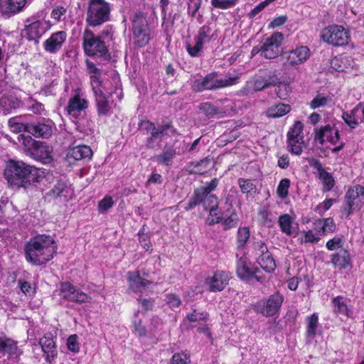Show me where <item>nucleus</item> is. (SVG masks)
I'll return each instance as SVG.
<instances>
[{
  "instance_id": "f257e3e1",
  "label": "nucleus",
  "mask_w": 364,
  "mask_h": 364,
  "mask_svg": "<svg viewBox=\"0 0 364 364\" xmlns=\"http://www.w3.org/2000/svg\"><path fill=\"white\" fill-rule=\"evenodd\" d=\"M4 174L9 186L13 188H28L43 179L37 168L21 161H11Z\"/></svg>"
},
{
  "instance_id": "f03ea898",
  "label": "nucleus",
  "mask_w": 364,
  "mask_h": 364,
  "mask_svg": "<svg viewBox=\"0 0 364 364\" xmlns=\"http://www.w3.org/2000/svg\"><path fill=\"white\" fill-rule=\"evenodd\" d=\"M57 251L54 239L39 235L31 238L25 246L26 260L34 265H41L53 259Z\"/></svg>"
},
{
  "instance_id": "7ed1b4c3",
  "label": "nucleus",
  "mask_w": 364,
  "mask_h": 364,
  "mask_svg": "<svg viewBox=\"0 0 364 364\" xmlns=\"http://www.w3.org/2000/svg\"><path fill=\"white\" fill-rule=\"evenodd\" d=\"M240 78V75H235L218 79L217 73H211L203 78L195 80L192 84V88L196 92L215 90L237 85L239 83Z\"/></svg>"
},
{
  "instance_id": "20e7f679",
  "label": "nucleus",
  "mask_w": 364,
  "mask_h": 364,
  "mask_svg": "<svg viewBox=\"0 0 364 364\" xmlns=\"http://www.w3.org/2000/svg\"><path fill=\"white\" fill-rule=\"evenodd\" d=\"M133 43L138 47H144L153 37L146 18L141 12H136L130 16Z\"/></svg>"
},
{
  "instance_id": "39448f33",
  "label": "nucleus",
  "mask_w": 364,
  "mask_h": 364,
  "mask_svg": "<svg viewBox=\"0 0 364 364\" xmlns=\"http://www.w3.org/2000/svg\"><path fill=\"white\" fill-rule=\"evenodd\" d=\"M83 48L85 53L89 56H97L105 60H109L110 58L105 42L89 29H86L83 34Z\"/></svg>"
},
{
  "instance_id": "423d86ee",
  "label": "nucleus",
  "mask_w": 364,
  "mask_h": 364,
  "mask_svg": "<svg viewBox=\"0 0 364 364\" xmlns=\"http://www.w3.org/2000/svg\"><path fill=\"white\" fill-rule=\"evenodd\" d=\"M110 5L105 0H90L87 9V22L92 26L102 24L109 20Z\"/></svg>"
},
{
  "instance_id": "0eeeda50",
  "label": "nucleus",
  "mask_w": 364,
  "mask_h": 364,
  "mask_svg": "<svg viewBox=\"0 0 364 364\" xmlns=\"http://www.w3.org/2000/svg\"><path fill=\"white\" fill-rule=\"evenodd\" d=\"M23 144L30 145L28 152L36 160L43 164H50L53 161V148L46 142L33 140L31 136L23 138Z\"/></svg>"
},
{
  "instance_id": "6e6552de",
  "label": "nucleus",
  "mask_w": 364,
  "mask_h": 364,
  "mask_svg": "<svg viewBox=\"0 0 364 364\" xmlns=\"http://www.w3.org/2000/svg\"><path fill=\"white\" fill-rule=\"evenodd\" d=\"M321 37L324 42L335 46L346 45L349 40L348 32L342 26L338 25L325 28Z\"/></svg>"
},
{
  "instance_id": "1a4fd4ad",
  "label": "nucleus",
  "mask_w": 364,
  "mask_h": 364,
  "mask_svg": "<svg viewBox=\"0 0 364 364\" xmlns=\"http://www.w3.org/2000/svg\"><path fill=\"white\" fill-rule=\"evenodd\" d=\"M253 249L257 262L267 272H272L276 268V262L265 242L262 240L255 242Z\"/></svg>"
},
{
  "instance_id": "9d476101",
  "label": "nucleus",
  "mask_w": 364,
  "mask_h": 364,
  "mask_svg": "<svg viewBox=\"0 0 364 364\" xmlns=\"http://www.w3.org/2000/svg\"><path fill=\"white\" fill-rule=\"evenodd\" d=\"M25 28L23 31V35L29 41H33L38 43L42 36L48 31L51 24L48 21L36 19L31 18L27 19Z\"/></svg>"
},
{
  "instance_id": "9b49d317",
  "label": "nucleus",
  "mask_w": 364,
  "mask_h": 364,
  "mask_svg": "<svg viewBox=\"0 0 364 364\" xmlns=\"http://www.w3.org/2000/svg\"><path fill=\"white\" fill-rule=\"evenodd\" d=\"M236 272L238 277L245 281H250L255 278L257 281L262 282L263 277L258 274L260 270L251 263L246 257H241L237 262Z\"/></svg>"
},
{
  "instance_id": "f8f14e48",
  "label": "nucleus",
  "mask_w": 364,
  "mask_h": 364,
  "mask_svg": "<svg viewBox=\"0 0 364 364\" xmlns=\"http://www.w3.org/2000/svg\"><path fill=\"white\" fill-rule=\"evenodd\" d=\"M283 34L279 32L274 33L262 43V56L267 59H274L281 53V44Z\"/></svg>"
},
{
  "instance_id": "ddd939ff",
  "label": "nucleus",
  "mask_w": 364,
  "mask_h": 364,
  "mask_svg": "<svg viewBox=\"0 0 364 364\" xmlns=\"http://www.w3.org/2000/svg\"><path fill=\"white\" fill-rule=\"evenodd\" d=\"M284 301V296L276 293L269 296L267 301L257 302V311L265 316H274L279 310Z\"/></svg>"
},
{
  "instance_id": "4468645a",
  "label": "nucleus",
  "mask_w": 364,
  "mask_h": 364,
  "mask_svg": "<svg viewBox=\"0 0 364 364\" xmlns=\"http://www.w3.org/2000/svg\"><path fill=\"white\" fill-rule=\"evenodd\" d=\"M95 96L97 111L99 116H108L112 113V94L105 93V86L92 90Z\"/></svg>"
},
{
  "instance_id": "2eb2a0df",
  "label": "nucleus",
  "mask_w": 364,
  "mask_h": 364,
  "mask_svg": "<svg viewBox=\"0 0 364 364\" xmlns=\"http://www.w3.org/2000/svg\"><path fill=\"white\" fill-rule=\"evenodd\" d=\"M89 105L88 100L79 91L70 97L66 112L70 117L77 119L82 112L85 111Z\"/></svg>"
},
{
  "instance_id": "dca6fc26",
  "label": "nucleus",
  "mask_w": 364,
  "mask_h": 364,
  "mask_svg": "<svg viewBox=\"0 0 364 364\" xmlns=\"http://www.w3.org/2000/svg\"><path fill=\"white\" fill-rule=\"evenodd\" d=\"M346 202L348 215L353 210L359 209L364 203V187L357 185L349 189L346 196Z\"/></svg>"
},
{
  "instance_id": "f3484780",
  "label": "nucleus",
  "mask_w": 364,
  "mask_h": 364,
  "mask_svg": "<svg viewBox=\"0 0 364 364\" xmlns=\"http://www.w3.org/2000/svg\"><path fill=\"white\" fill-rule=\"evenodd\" d=\"M309 164L318 172V178L322 181L323 191H331L335 186V180L332 174L326 171L323 168L321 163L314 158L308 159Z\"/></svg>"
},
{
  "instance_id": "a211bd4d",
  "label": "nucleus",
  "mask_w": 364,
  "mask_h": 364,
  "mask_svg": "<svg viewBox=\"0 0 364 364\" xmlns=\"http://www.w3.org/2000/svg\"><path fill=\"white\" fill-rule=\"evenodd\" d=\"M28 133L36 138H49L53 134L54 123L49 119H43L36 123H30Z\"/></svg>"
},
{
  "instance_id": "6ab92c4d",
  "label": "nucleus",
  "mask_w": 364,
  "mask_h": 364,
  "mask_svg": "<svg viewBox=\"0 0 364 364\" xmlns=\"http://www.w3.org/2000/svg\"><path fill=\"white\" fill-rule=\"evenodd\" d=\"M47 195L64 202L68 201L73 197V191L65 181L59 179L56 181V183Z\"/></svg>"
},
{
  "instance_id": "aec40b11",
  "label": "nucleus",
  "mask_w": 364,
  "mask_h": 364,
  "mask_svg": "<svg viewBox=\"0 0 364 364\" xmlns=\"http://www.w3.org/2000/svg\"><path fill=\"white\" fill-rule=\"evenodd\" d=\"M230 279L229 272L217 271L213 277L206 279L205 284L210 291H222L228 285Z\"/></svg>"
},
{
  "instance_id": "412c9836",
  "label": "nucleus",
  "mask_w": 364,
  "mask_h": 364,
  "mask_svg": "<svg viewBox=\"0 0 364 364\" xmlns=\"http://www.w3.org/2000/svg\"><path fill=\"white\" fill-rule=\"evenodd\" d=\"M66 38L65 31H60L53 33L43 43L45 50L51 54L58 53L62 48Z\"/></svg>"
},
{
  "instance_id": "4be33fe9",
  "label": "nucleus",
  "mask_w": 364,
  "mask_h": 364,
  "mask_svg": "<svg viewBox=\"0 0 364 364\" xmlns=\"http://www.w3.org/2000/svg\"><path fill=\"white\" fill-rule=\"evenodd\" d=\"M310 56V50L306 46H299L287 53L285 64L294 66L304 63Z\"/></svg>"
},
{
  "instance_id": "5701e85b",
  "label": "nucleus",
  "mask_w": 364,
  "mask_h": 364,
  "mask_svg": "<svg viewBox=\"0 0 364 364\" xmlns=\"http://www.w3.org/2000/svg\"><path fill=\"white\" fill-rule=\"evenodd\" d=\"M339 137L338 130L329 124L316 129L315 139L321 144H323L326 141L335 144L339 140Z\"/></svg>"
},
{
  "instance_id": "b1692460",
  "label": "nucleus",
  "mask_w": 364,
  "mask_h": 364,
  "mask_svg": "<svg viewBox=\"0 0 364 364\" xmlns=\"http://www.w3.org/2000/svg\"><path fill=\"white\" fill-rule=\"evenodd\" d=\"M39 344L43 351L46 354V360L52 364L53 360L57 357L58 353L56 346L53 341L51 333L46 334L43 338H40Z\"/></svg>"
},
{
  "instance_id": "393cba45",
  "label": "nucleus",
  "mask_w": 364,
  "mask_h": 364,
  "mask_svg": "<svg viewBox=\"0 0 364 364\" xmlns=\"http://www.w3.org/2000/svg\"><path fill=\"white\" fill-rule=\"evenodd\" d=\"M27 4V0H0V13L10 16L21 11Z\"/></svg>"
},
{
  "instance_id": "a878e982",
  "label": "nucleus",
  "mask_w": 364,
  "mask_h": 364,
  "mask_svg": "<svg viewBox=\"0 0 364 364\" xmlns=\"http://www.w3.org/2000/svg\"><path fill=\"white\" fill-rule=\"evenodd\" d=\"M0 354L8 357H18L22 351L18 348L16 342L5 335L0 336Z\"/></svg>"
},
{
  "instance_id": "bb28decb",
  "label": "nucleus",
  "mask_w": 364,
  "mask_h": 364,
  "mask_svg": "<svg viewBox=\"0 0 364 364\" xmlns=\"http://www.w3.org/2000/svg\"><path fill=\"white\" fill-rule=\"evenodd\" d=\"M331 303L334 313L345 316L348 318L353 316V311L350 304V301L348 298L338 296L334 297Z\"/></svg>"
},
{
  "instance_id": "cd10ccee",
  "label": "nucleus",
  "mask_w": 364,
  "mask_h": 364,
  "mask_svg": "<svg viewBox=\"0 0 364 364\" xmlns=\"http://www.w3.org/2000/svg\"><path fill=\"white\" fill-rule=\"evenodd\" d=\"M129 288L135 292H142L150 284V282L140 277L139 272H128Z\"/></svg>"
},
{
  "instance_id": "c85d7f7f",
  "label": "nucleus",
  "mask_w": 364,
  "mask_h": 364,
  "mask_svg": "<svg viewBox=\"0 0 364 364\" xmlns=\"http://www.w3.org/2000/svg\"><path fill=\"white\" fill-rule=\"evenodd\" d=\"M92 156V151L90 146L85 145H79L70 149L67 157L70 161L73 159L79 161L85 159H90Z\"/></svg>"
},
{
  "instance_id": "c756f323",
  "label": "nucleus",
  "mask_w": 364,
  "mask_h": 364,
  "mask_svg": "<svg viewBox=\"0 0 364 364\" xmlns=\"http://www.w3.org/2000/svg\"><path fill=\"white\" fill-rule=\"evenodd\" d=\"M86 65L87 71L90 75V84L92 89H97L104 87L102 80H100L101 71L97 68L95 64L90 60H86Z\"/></svg>"
},
{
  "instance_id": "7c9ffc66",
  "label": "nucleus",
  "mask_w": 364,
  "mask_h": 364,
  "mask_svg": "<svg viewBox=\"0 0 364 364\" xmlns=\"http://www.w3.org/2000/svg\"><path fill=\"white\" fill-rule=\"evenodd\" d=\"M176 154V150L173 146H166L164 148L163 152L155 156L154 157V160H155L159 164L168 166L172 164Z\"/></svg>"
},
{
  "instance_id": "2f4dec72",
  "label": "nucleus",
  "mask_w": 364,
  "mask_h": 364,
  "mask_svg": "<svg viewBox=\"0 0 364 364\" xmlns=\"http://www.w3.org/2000/svg\"><path fill=\"white\" fill-rule=\"evenodd\" d=\"M170 127L171 125L169 124L159 125L157 127H155L154 129L151 132L150 136L146 139V146L148 149H154V141L161 138Z\"/></svg>"
},
{
  "instance_id": "473e14b6",
  "label": "nucleus",
  "mask_w": 364,
  "mask_h": 364,
  "mask_svg": "<svg viewBox=\"0 0 364 364\" xmlns=\"http://www.w3.org/2000/svg\"><path fill=\"white\" fill-rule=\"evenodd\" d=\"M350 259V257L348 252L341 249L332 255L331 262L340 269H344L349 264Z\"/></svg>"
},
{
  "instance_id": "72a5a7b5",
  "label": "nucleus",
  "mask_w": 364,
  "mask_h": 364,
  "mask_svg": "<svg viewBox=\"0 0 364 364\" xmlns=\"http://www.w3.org/2000/svg\"><path fill=\"white\" fill-rule=\"evenodd\" d=\"M291 110V107L289 105L279 103L278 105L270 107L267 111V116L271 118L281 117Z\"/></svg>"
},
{
  "instance_id": "f704fd0d",
  "label": "nucleus",
  "mask_w": 364,
  "mask_h": 364,
  "mask_svg": "<svg viewBox=\"0 0 364 364\" xmlns=\"http://www.w3.org/2000/svg\"><path fill=\"white\" fill-rule=\"evenodd\" d=\"M21 102L13 96H3L0 100V106L4 114L17 109L20 106Z\"/></svg>"
},
{
  "instance_id": "c9c22d12",
  "label": "nucleus",
  "mask_w": 364,
  "mask_h": 364,
  "mask_svg": "<svg viewBox=\"0 0 364 364\" xmlns=\"http://www.w3.org/2000/svg\"><path fill=\"white\" fill-rule=\"evenodd\" d=\"M360 109V105L354 107L350 112H344L342 115V118L344 122L351 128H355L359 122L356 117V114Z\"/></svg>"
},
{
  "instance_id": "e433bc0d",
  "label": "nucleus",
  "mask_w": 364,
  "mask_h": 364,
  "mask_svg": "<svg viewBox=\"0 0 364 364\" xmlns=\"http://www.w3.org/2000/svg\"><path fill=\"white\" fill-rule=\"evenodd\" d=\"M307 326H306V336L309 338H313L315 337L318 325V316L314 313L311 316L307 317Z\"/></svg>"
},
{
  "instance_id": "4c0bfd02",
  "label": "nucleus",
  "mask_w": 364,
  "mask_h": 364,
  "mask_svg": "<svg viewBox=\"0 0 364 364\" xmlns=\"http://www.w3.org/2000/svg\"><path fill=\"white\" fill-rule=\"evenodd\" d=\"M250 237V231L247 227H240L237 232V247L243 248Z\"/></svg>"
},
{
  "instance_id": "58836bf2",
  "label": "nucleus",
  "mask_w": 364,
  "mask_h": 364,
  "mask_svg": "<svg viewBox=\"0 0 364 364\" xmlns=\"http://www.w3.org/2000/svg\"><path fill=\"white\" fill-rule=\"evenodd\" d=\"M208 164V159H203L198 162H192L187 166L186 170L190 173L203 174L206 171Z\"/></svg>"
},
{
  "instance_id": "ea45409f",
  "label": "nucleus",
  "mask_w": 364,
  "mask_h": 364,
  "mask_svg": "<svg viewBox=\"0 0 364 364\" xmlns=\"http://www.w3.org/2000/svg\"><path fill=\"white\" fill-rule=\"evenodd\" d=\"M237 184L243 193L252 194L256 193L257 186L250 179L240 178L237 180Z\"/></svg>"
},
{
  "instance_id": "a19ab883",
  "label": "nucleus",
  "mask_w": 364,
  "mask_h": 364,
  "mask_svg": "<svg viewBox=\"0 0 364 364\" xmlns=\"http://www.w3.org/2000/svg\"><path fill=\"white\" fill-rule=\"evenodd\" d=\"M278 223L282 232L290 235L292 233L291 225L292 219L288 214H283L279 216Z\"/></svg>"
},
{
  "instance_id": "79ce46f5",
  "label": "nucleus",
  "mask_w": 364,
  "mask_h": 364,
  "mask_svg": "<svg viewBox=\"0 0 364 364\" xmlns=\"http://www.w3.org/2000/svg\"><path fill=\"white\" fill-rule=\"evenodd\" d=\"M92 297L90 296L75 287V291H73V294L68 301L82 304L90 303Z\"/></svg>"
},
{
  "instance_id": "37998d69",
  "label": "nucleus",
  "mask_w": 364,
  "mask_h": 364,
  "mask_svg": "<svg viewBox=\"0 0 364 364\" xmlns=\"http://www.w3.org/2000/svg\"><path fill=\"white\" fill-rule=\"evenodd\" d=\"M315 225L321 228L320 232H321L323 235H325L326 232H332L336 229V225L331 218L318 220L315 223Z\"/></svg>"
},
{
  "instance_id": "c03bdc74",
  "label": "nucleus",
  "mask_w": 364,
  "mask_h": 364,
  "mask_svg": "<svg viewBox=\"0 0 364 364\" xmlns=\"http://www.w3.org/2000/svg\"><path fill=\"white\" fill-rule=\"evenodd\" d=\"M211 32L212 30L210 26L204 25L200 28L195 40H198V41L200 42L203 45L205 43H209L212 39Z\"/></svg>"
},
{
  "instance_id": "a18cd8bd",
  "label": "nucleus",
  "mask_w": 364,
  "mask_h": 364,
  "mask_svg": "<svg viewBox=\"0 0 364 364\" xmlns=\"http://www.w3.org/2000/svg\"><path fill=\"white\" fill-rule=\"evenodd\" d=\"M303 128L304 126L301 122H296L289 130L287 139H299L301 140V138H304Z\"/></svg>"
},
{
  "instance_id": "49530a36",
  "label": "nucleus",
  "mask_w": 364,
  "mask_h": 364,
  "mask_svg": "<svg viewBox=\"0 0 364 364\" xmlns=\"http://www.w3.org/2000/svg\"><path fill=\"white\" fill-rule=\"evenodd\" d=\"M288 146L290 148L289 151L295 154L300 155L303 151L304 138L299 139H287Z\"/></svg>"
},
{
  "instance_id": "de8ad7c7",
  "label": "nucleus",
  "mask_w": 364,
  "mask_h": 364,
  "mask_svg": "<svg viewBox=\"0 0 364 364\" xmlns=\"http://www.w3.org/2000/svg\"><path fill=\"white\" fill-rule=\"evenodd\" d=\"M237 215L234 211L231 212L228 216L225 214V216H224L221 222L223 230H227L235 227L237 224Z\"/></svg>"
},
{
  "instance_id": "09e8293b",
  "label": "nucleus",
  "mask_w": 364,
  "mask_h": 364,
  "mask_svg": "<svg viewBox=\"0 0 364 364\" xmlns=\"http://www.w3.org/2000/svg\"><path fill=\"white\" fill-rule=\"evenodd\" d=\"M76 287L68 282H62L59 289V295L64 299L68 301L73 294V291H75Z\"/></svg>"
},
{
  "instance_id": "8fccbe9b",
  "label": "nucleus",
  "mask_w": 364,
  "mask_h": 364,
  "mask_svg": "<svg viewBox=\"0 0 364 364\" xmlns=\"http://www.w3.org/2000/svg\"><path fill=\"white\" fill-rule=\"evenodd\" d=\"M209 212L210 213L208 217V221L210 225H214L222 222V220L224 218V213L218 210V208L210 207Z\"/></svg>"
},
{
  "instance_id": "3c124183",
  "label": "nucleus",
  "mask_w": 364,
  "mask_h": 364,
  "mask_svg": "<svg viewBox=\"0 0 364 364\" xmlns=\"http://www.w3.org/2000/svg\"><path fill=\"white\" fill-rule=\"evenodd\" d=\"M290 181L288 178L282 179L277 189V193L280 198H285L289 194Z\"/></svg>"
},
{
  "instance_id": "603ef678",
  "label": "nucleus",
  "mask_w": 364,
  "mask_h": 364,
  "mask_svg": "<svg viewBox=\"0 0 364 364\" xmlns=\"http://www.w3.org/2000/svg\"><path fill=\"white\" fill-rule=\"evenodd\" d=\"M330 100L331 99L329 97L318 94L310 102L309 106L313 109L323 107L326 106Z\"/></svg>"
},
{
  "instance_id": "864d4df0",
  "label": "nucleus",
  "mask_w": 364,
  "mask_h": 364,
  "mask_svg": "<svg viewBox=\"0 0 364 364\" xmlns=\"http://www.w3.org/2000/svg\"><path fill=\"white\" fill-rule=\"evenodd\" d=\"M208 317V314L206 311H198L196 309H193L192 313L186 316L190 322L205 321Z\"/></svg>"
},
{
  "instance_id": "5fc2aeb1",
  "label": "nucleus",
  "mask_w": 364,
  "mask_h": 364,
  "mask_svg": "<svg viewBox=\"0 0 364 364\" xmlns=\"http://www.w3.org/2000/svg\"><path fill=\"white\" fill-rule=\"evenodd\" d=\"M238 0H211V5L220 9H228L234 7Z\"/></svg>"
},
{
  "instance_id": "6e6d98bb",
  "label": "nucleus",
  "mask_w": 364,
  "mask_h": 364,
  "mask_svg": "<svg viewBox=\"0 0 364 364\" xmlns=\"http://www.w3.org/2000/svg\"><path fill=\"white\" fill-rule=\"evenodd\" d=\"M251 83L255 91H261L271 85L267 79L261 76L255 77Z\"/></svg>"
},
{
  "instance_id": "4d7b16f0",
  "label": "nucleus",
  "mask_w": 364,
  "mask_h": 364,
  "mask_svg": "<svg viewBox=\"0 0 364 364\" xmlns=\"http://www.w3.org/2000/svg\"><path fill=\"white\" fill-rule=\"evenodd\" d=\"M11 129L14 132H26L28 133L29 124H24L17 121L16 118L11 119L9 121Z\"/></svg>"
},
{
  "instance_id": "13d9d810",
  "label": "nucleus",
  "mask_w": 364,
  "mask_h": 364,
  "mask_svg": "<svg viewBox=\"0 0 364 364\" xmlns=\"http://www.w3.org/2000/svg\"><path fill=\"white\" fill-rule=\"evenodd\" d=\"M200 110L205 114L208 118L213 117L218 113L216 107L209 102L202 103L200 107Z\"/></svg>"
},
{
  "instance_id": "bf43d9fd",
  "label": "nucleus",
  "mask_w": 364,
  "mask_h": 364,
  "mask_svg": "<svg viewBox=\"0 0 364 364\" xmlns=\"http://www.w3.org/2000/svg\"><path fill=\"white\" fill-rule=\"evenodd\" d=\"M67 9L63 6H57L53 8L51 17L55 21L60 22L65 19Z\"/></svg>"
},
{
  "instance_id": "052dcab7",
  "label": "nucleus",
  "mask_w": 364,
  "mask_h": 364,
  "mask_svg": "<svg viewBox=\"0 0 364 364\" xmlns=\"http://www.w3.org/2000/svg\"><path fill=\"white\" fill-rule=\"evenodd\" d=\"M114 204L112 198L109 196H106L98 203V210L100 213H105L111 208Z\"/></svg>"
},
{
  "instance_id": "680f3d73",
  "label": "nucleus",
  "mask_w": 364,
  "mask_h": 364,
  "mask_svg": "<svg viewBox=\"0 0 364 364\" xmlns=\"http://www.w3.org/2000/svg\"><path fill=\"white\" fill-rule=\"evenodd\" d=\"M304 237L301 238V242L304 243H316L320 240V237L318 234L314 233L312 230L302 231Z\"/></svg>"
},
{
  "instance_id": "e2e57ef3",
  "label": "nucleus",
  "mask_w": 364,
  "mask_h": 364,
  "mask_svg": "<svg viewBox=\"0 0 364 364\" xmlns=\"http://www.w3.org/2000/svg\"><path fill=\"white\" fill-rule=\"evenodd\" d=\"M18 286L22 292L26 296H31L35 293V285L31 283L23 280H18Z\"/></svg>"
},
{
  "instance_id": "0e129e2a",
  "label": "nucleus",
  "mask_w": 364,
  "mask_h": 364,
  "mask_svg": "<svg viewBox=\"0 0 364 364\" xmlns=\"http://www.w3.org/2000/svg\"><path fill=\"white\" fill-rule=\"evenodd\" d=\"M208 195L205 193L203 189H202L200 187L196 189L193 196L191 198V199L194 202L195 204L197 205L200 204L201 203L205 204V200Z\"/></svg>"
},
{
  "instance_id": "69168bd1",
  "label": "nucleus",
  "mask_w": 364,
  "mask_h": 364,
  "mask_svg": "<svg viewBox=\"0 0 364 364\" xmlns=\"http://www.w3.org/2000/svg\"><path fill=\"white\" fill-rule=\"evenodd\" d=\"M203 47V44L198 41V40H196V43L193 46L191 45L190 43L186 44L187 51L188 54L192 57L198 56L202 50Z\"/></svg>"
},
{
  "instance_id": "338daca9",
  "label": "nucleus",
  "mask_w": 364,
  "mask_h": 364,
  "mask_svg": "<svg viewBox=\"0 0 364 364\" xmlns=\"http://www.w3.org/2000/svg\"><path fill=\"white\" fill-rule=\"evenodd\" d=\"M190 356L184 353H175L171 358V364H187L190 362Z\"/></svg>"
},
{
  "instance_id": "774afa93",
  "label": "nucleus",
  "mask_w": 364,
  "mask_h": 364,
  "mask_svg": "<svg viewBox=\"0 0 364 364\" xmlns=\"http://www.w3.org/2000/svg\"><path fill=\"white\" fill-rule=\"evenodd\" d=\"M343 245V239L342 237L336 236L329 240L326 243V247L328 250H335L341 247Z\"/></svg>"
}]
</instances>
